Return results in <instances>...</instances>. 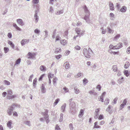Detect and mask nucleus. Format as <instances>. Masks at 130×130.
I'll return each instance as SVG.
<instances>
[{"label":"nucleus","instance_id":"09e8293b","mask_svg":"<svg viewBox=\"0 0 130 130\" xmlns=\"http://www.w3.org/2000/svg\"><path fill=\"white\" fill-rule=\"evenodd\" d=\"M69 128L70 129V130H73V124L72 123H70L69 125Z\"/></svg>","mask_w":130,"mask_h":130},{"label":"nucleus","instance_id":"c9c22d12","mask_svg":"<svg viewBox=\"0 0 130 130\" xmlns=\"http://www.w3.org/2000/svg\"><path fill=\"white\" fill-rule=\"evenodd\" d=\"M48 110H46L45 112H42L41 114L42 115H48Z\"/></svg>","mask_w":130,"mask_h":130},{"label":"nucleus","instance_id":"bb28decb","mask_svg":"<svg viewBox=\"0 0 130 130\" xmlns=\"http://www.w3.org/2000/svg\"><path fill=\"white\" fill-rule=\"evenodd\" d=\"M12 92L11 90H9L7 91V96L11 95L12 94Z\"/></svg>","mask_w":130,"mask_h":130},{"label":"nucleus","instance_id":"79ce46f5","mask_svg":"<svg viewBox=\"0 0 130 130\" xmlns=\"http://www.w3.org/2000/svg\"><path fill=\"white\" fill-rule=\"evenodd\" d=\"M61 38L59 37V35H57L56 37L55 41L56 42V41H57L58 40H59Z\"/></svg>","mask_w":130,"mask_h":130},{"label":"nucleus","instance_id":"cd10ccee","mask_svg":"<svg viewBox=\"0 0 130 130\" xmlns=\"http://www.w3.org/2000/svg\"><path fill=\"white\" fill-rule=\"evenodd\" d=\"M61 51V50L60 48H57L55 49V53L58 52H60Z\"/></svg>","mask_w":130,"mask_h":130},{"label":"nucleus","instance_id":"393cba45","mask_svg":"<svg viewBox=\"0 0 130 130\" xmlns=\"http://www.w3.org/2000/svg\"><path fill=\"white\" fill-rule=\"evenodd\" d=\"M74 90L75 91L74 92L75 93L78 94L80 92L79 90L76 87H75L74 88Z\"/></svg>","mask_w":130,"mask_h":130},{"label":"nucleus","instance_id":"c756f323","mask_svg":"<svg viewBox=\"0 0 130 130\" xmlns=\"http://www.w3.org/2000/svg\"><path fill=\"white\" fill-rule=\"evenodd\" d=\"M21 62V59L20 58H18L15 62V63L14 64V66H15L16 64H19Z\"/></svg>","mask_w":130,"mask_h":130},{"label":"nucleus","instance_id":"a19ab883","mask_svg":"<svg viewBox=\"0 0 130 130\" xmlns=\"http://www.w3.org/2000/svg\"><path fill=\"white\" fill-rule=\"evenodd\" d=\"M39 0H33L32 1L33 3L35 4H38L39 3Z\"/></svg>","mask_w":130,"mask_h":130},{"label":"nucleus","instance_id":"a878e982","mask_svg":"<svg viewBox=\"0 0 130 130\" xmlns=\"http://www.w3.org/2000/svg\"><path fill=\"white\" fill-rule=\"evenodd\" d=\"M84 114V111L83 110L81 109L78 115V116L79 117H82V116Z\"/></svg>","mask_w":130,"mask_h":130},{"label":"nucleus","instance_id":"423d86ee","mask_svg":"<svg viewBox=\"0 0 130 130\" xmlns=\"http://www.w3.org/2000/svg\"><path fill=\"white\" fill-rule=\"evenodd\" d=\"M75 31L79 36H80L81 35H83V33L84 32L83 31L80 32L81 30L78 28H76Z\"/></svg>","mask_w":130,"mask_h":130},{"label":"nucleus","instance_id":"0e129e2a","mask_svg":"<svg viewBox=\"0 0 130 130\" xmlns=\"http://www.w3.org/2000/svg\"><path fill=\"white\" fill-rule=\"evenodd\" d=\"M75 48L77 50H80V47L78 45L76 46L75 47Z\"/></svg>","mask_w":130,"mask_h":130},{"label":"nucleus","instance_id":"3c124183","mask_svg":"<svg viewBox=\"0 0 130 130\" xmlns=\"http://www.w3.org/2000/svg\"><path fill=\"white\" fill-rule=\"evenodd\" d=\"M94 114V118L96 119H97L99 117V113H95Z\"/></svg>","mask_w":130,"mask_h":130},{"label":"nucleus","instance_id":"9b49d317","mask_svg":"<svg viewBox=\"0 0 130 130\" xmlns=\"http://www.w3.org/2000/svg\"><path fill=\"white\" fill-rule=\"evenodd\" d=\"M109 6L110 7V9L111 10H114L113 4V3L111 2L109 3Z\"/></svg>","mask_w":130,"mask_h":130},{"label":"nucleus","instance_id":"f8f14e48","mask_svg":"<svg viewBox=\"0 0 130 130\" xmlns=\"http://www.w3.org/2000/svg\"><path fill=\"white\" fill-rule=\"evenodd\" d=\"M64 66L66 69H68L70 67V65L68 62H66L64 64Z\"/></svg>","mask_w":130,"mask_h":130},{"label":"nucleus","instance_id":"5fc2aeb1","mask_svg":"<svg viewBox=\"0 0 130 130\" xmlns=\"http://www.w3.org/2000/svg\"><path fill=\"white\" fill-rule=\"evenodd\" d=\"M62 57V55H56L55 57L57 59H59L60 58Z\"/></svg>","mask_w":130,"mask_h":130},{"label":"nucleus","instance_id":"c03bdc74","mask_svg":"<svg viewBox=\"0 0 130 130\" xmlns=\"http://www.w3.org/2000/svg\"><path fill=\"white\" fill-rule=\"evenodd\" d=\"M59 101V99H56L55 101V102H54V105H56L58 102Z\"/></svg>","mask_w":130,"mask_h":130},{"label":"nucleus","instance_id":"4c0bfd02","mask_svg":"<svg viewBox=\"0 0 130 130\" xmlns=\"http://www.w3.org/2000/svg\"><path fill=\"white\" fill-rule=\"evenodd\" d=\"M63 115L62 113H61L60 114V118L59 120V122H61L63 120Z\"/></svg>","mask_w":130,"mask_h":130},{"label":"nucleus","instance_id":"bf43d9fd","mask_svg":"<svg viewBox=\"0 0 130 130\" xmlns=\"http://www.w3.org/2000/svg\"><path fill=\"white\" fill-rule=\"evenodd\" d=\"M120 3H118L116 4V7L118 9H119L120 8Z\"/></svg>","mask_w":130,"mask_h":130},{"label":"nucleus","instance_id":"0eeeda50","mask_svg":"<svg viewBox=\"0 0 130 130\" xmlns=\"http://www.w3.org/2000/svg\"><path fill=\"white\" fill-rule=\"evenodd\" d=\"M29 40H27V39H24L22 40L21 41V45L22 46L24 45L25 44L27 43H28L29 42Z\"/></svg>","mask_w":130,"mask_h":130},{"label":"nucleus","instance_id":"774afa93","mask_svg":"<svg viewBox=\"0 0 130 130\" xmlns=\"http://www.w3.org/2000/svg\"><path fill=\"white\" fill-rule=\"evenodd\" d=\"M125 105H124L123 104H121L120 106V109H121L122 108H123L124 106Z\"/></svg>","mask_w":130,"mask_h":130},{"label":"nucleus","instance_id":"58836bf2","mask_svg":"<svg viewBox=\"0 0 130 130\" xmlns=\"http://www.w3.org/2000/svg\"><path fill=\"white\" fill-rule=\"evenodd\" d=\"M124 74L127 77L129 75L127 70H124Z\"/></svg>","mask_w":130,"mask_h":130},{"label":"nucleus","instance_id":"4be33fe9","mask_svg":"<svg viewBox=\"0 0 130 130\" xmlns=\"http://www.w3.org/2000/svg\"><path fill=\"white\" fill-rule=\"evenodd\" d=\"M34 17L35 19V22L37 23L39 19V17L38 15V14H35Z\"/></svg>","mask_w":130,"mask_h":130},{"label":"nucleus","instance_id":"dca6fc26","mask_svg":"<svg viewBox=\"0 0 130 130\" xmlns=\"http://www.w3.org/2000/svg\"><path fill=\"white\" fill-rule=\"evenodd\" d=\"M66 104L64 103L61 107V110L62 112H63L65 110L66 107Z\"/></svg>","mask_w":130,"mask_h":130},{"label":"nucleus","instance_id":"2eb2a0df","mask_svg":"<svg viewBox=\"0 0 130 130\" xmlns=\"http://www.w3.org/2000/svg\"><path fill=\"white\" fill-rule=\"evenodd\" d=\"M40 69L42 71H45L46 70V67L44 66L41 65L40 67Z\"/></svg>","mask_w":130,"mask_h":130},{"label":"nucleus","instance_id":"412c9836","mask_svg":"<svg viewBox=\"0 0 130 130\" xmlns=\"http://www.w3.org/2000/svg\"><path fill=\"white\" fill-rule=\"evenodd\" d=\"M58 78L56 77H55V78H54L53 80V85L55 86H56V81L58 80Z\"/></svg>","mask_w":130,"mask_h":130},{"label":"nucleus","instance_id":"a211bd4d","mask_svg":"<svg viewBox=\"0 0 130 130\" xmlns=\"http://www.w3.org/2000/svg\"><path fill=\"white\" fill-rule=\"evenodd\" d=\"M12 124V121L11 120L9 121L7 123V125L8 127L9 128H11L12 127H11V125Z\"/></svg>","mask_w":130,"mask_h":130},{"label":"nucleus","instance_id":"69168bd1","mask_svg":"<svg viewBox=\"0 0 130 130\" xmlns=\"http://www.w3.org/2000/svg\"><path fill=\"white\" fill-rule=\"evenodd\" d=\"M103 116L102 115H100V116H99V120H101V119H103Z\"/></svg>","mask_w":130,"mask_h":130},{"label":"nucleus","instance_id":"a18cd8bd","mask_svg":"<svg viewBox=\"0 0 130 130\" xmlns=\"http://www.w3.org/2000/svg\"><path fill=\"white\" fill-rule=\"evenodd\" d=\"M4 50L5 53H7L9 50V49L8 47H4Z\"/></svg>","mask_w":130,"mask_h":130},{"label":"nucleus","instance_id":"e2e57ef3","mask_svg":"<svg viewBox=\"0 0 130 130\" xmlns=\"http://www.w3.org/2000/svg\"><path fill=\"white\" fill-rule=\"evenodd\" d=\"M126 52L128 54L130 53V47L127 48Z\"/></svg>","mask_w":130,"mask_h":130},{"label":"nucleus","instance_id":"de8ad7c7","mask_svg":"<svg viewBox=\"0 0 130 130\" xmlns=\"http://www.w3.org/2000/svg\"><path fill=\"white\" fill-rule=\"evenodd\" d=\"M37 82V79L36 78H35L33 81V85L34 87H35L36 86L35 85H36V83Z\"/></svg>","mask_w":130,"mask_h":130},{"label":"nucleus","instance_id":"f704fd0d","mask_svg":"<svg viewBox=\"0 0 130 130\" xmlns=\"http://www.w3.org/2000/svg\"><path fill=\"white\" fill-rule=\"evenodd\" d=\"M112 69L114 71H116L117 70V66L116 65H114L113 66Z\"/></svg>","mask_w":130,"mask_h":130},{"label":"nucleus","instance_id":"7c9ffc66","mask_svg":"<svg viewBox=\"0 0 130 130\" xmlns=\"http://www.w3.org/2000/svg\"><path fill=\"white\" fill-rule=\"evenodd\" d=\"M98 122L97 121L95 122L94 124V128H99L100 127L98 125H97Z\"/></svg>","mask_w":130,"mask_h":130},{"label":"nucleus","instance_id":"aec40b11","mask_svg":"<svg viewBox=\"0 0 130 130\" xmlns=\"http://www.w3.org/2000/svg\"><path fill=\"white\" fill-rule=\"evenodd\" d=\"M60 42L61 44L64 45H66V44L67 43V41L65 40H60Z\"/></svg>","mask_w":130,"mask_h":130},{"label":"nucleus","instance_id":"6e6d98bb","mask_svg":"<svg viewBox=\"0 0 130 130\" xmlns=\"http://www.w3.org/2000/svg\"><path fill=\"white\" fill-rule=\"evenodd\" d=\"M96 89H98V90L100 91L101 89V86L100 85H98L96 87Z\"/></svg>","mask_w":130,"mask_h":130},{"label":"nucleus","instance_id":"7ed1b4c3","mask_svg":"<svg viewBox=\"0 0 130 130\" xmlns=\"http://www.w3.org/2000/svg\"><path fill=\"white\" fill-rule=\"evenodd\" d=\"M83 53L84 55L87 58H89L91 56L90 55V53L89 52V51L86 48H85L83 50Z\"/></svg>","mask_w":130,"mask_h":130},{"label":"nucleus","instance_id":"13d9d810","mask_svg":"<svg viewBox=\"0 0 130 130\" xmlns=\"http://www.w3.org/2000/svg\"><path fill=\"white\" fill-rule=\"evenodd\" d=\"M55 130H60V128L59 127V126L57 125H56L55 126Z\"/></svg>","mask_w":130,"mask_h":130},{"label":"nucleus","instance_id":"052dcab7","mask_svg":"<svg viewBox=\"0 0 130 130\" xmlns=\"http://www.w3.org/2000/svg\"><path fill=\"white\" fill-rule=\"evenodd\" d=\"M8 37L9 38H11L12 37V35L11 33L9 32L7 34Z\"/></svg>","mask_w":130,"mask_h":130},{"label":"nucleus","instance_id":"473e14b6","mask_svg":"<svg viewBox=\"0 0 130 130\" xmlns=\"http://www.w3.org/2000/svg\"><path fill=\"white\" fill-rule=\"evenodd\" d=\"M4 82L5 83V84L6 85H10V83L9 81L6 80H4Z\"/></svg>","mask_w":130,"mask_h":130},{"label":"nucleus","instance_id":"9d476101","mask_svg":"<svg viewBox=\"0 0 130 130\" xmlns=\"http://www.w3.org/2000/svg\"><path fill=\"white\" fill-rule=\"evenodd\" d=\"M41 88V92L42 93H45L46 92V89L44 84H42Z\"/></svg>","mask_w":130,"mask_h":130},{"label":"nucleus","instance_id":"49530a36","mask_svg":"<svg viewBox=\"0 0 130 130\" xmlns=\"http://www.w3.org/2000/svg\"><path fill=\"white\" fill-rule=\"evenodd\" d=\"M54 76V74H52L51 73H50L48 75V78H52Z\"/></svg>","mask_w":130,"mask_h":130},{"label":"nucleus","instance_id":"4468645a","mask_svg":"<svg viewBox=\"0 0 130 130\" xmlns=\"http://www.w3.org/2000/svg\"><path fill=\"white\" fill-rule=\"evenodd\" d=\"M127 10V7L125 6H124L120 9V11L123 12H125Z\"/></svg>","mask_w":130,"mask_h":130},{"label":"nucleus","instance_id":"b1692460","mask_svg":"<svg viewBox=\"0 0 130 130\" xmlns=\"http://www.w3.org/2000/svg\"><path fill=\"white\" fill-rule=\"evenodd\" d=\"M129 66V63L128 61H126L125 63V64L124 66V68L125 69H127L128 68Z\"/></svg>","mask_w":130,"mask_h":130},{"label":"nucleus","instance_id":"6ab92c4d","mask_svg":"<svg viewBox=\"0 0 130 130\" xmlns=\"http://www.w3.org/2000/svg\"><path fill=\"white\" fill-rule=\"evenodd\" d=\"M16 96H17L15 95H11L9 96H7V98L8 99L10 100L13 99V98L16 97Z\"/></svg>","mask_w":130,"mask_h":130},{"label":"nucleus","instance_id":"ea45409f","mask_svg":"<svg viewBox=\"0 0 130 130\" xmlns=\"http://www.w3.org/2000/svg\"><path fill=\"white\" fill-rule=\"evenodd\" d=\"M25 124L28 125L29 126H30L31 125L30 123V121H27L25 122Z\"/></svg>","mask_w":130,"mask_h":130},{"label":"nucleus","instance_id":"864d4df0","mask_svg":"<svg viewBox=\"0 0 130 130\" xmlns=\"http://www.w3.org/2000/svg\"><path fill=\"white\" fill-rule=\"evenodd\" d=\"M117 100L118 98H115L112 101V103H113L114 104H116V101H117Z\"/></svg>","mask_w":130,"mask_h":130},{"label":"nucleus","instance_id":"4d7b16f0","mask_svg":"<svg viewBox=\"0 0 130 130\" xmlns=\"http://www.w3.org/2000/svg\"><path fill=\"white\" fill-rule=\"evenodd\" d=\"M63 89L64 90L65 92H68L69 89L66 87H64L63 88Z\"/></svg>","mask_w":130,"mask_h":130},{"label":"nucleus","instance_id":"37998d69","mask_svg":"<svg viewBox=\"0 0 130 130\" xmlns=\"http://www.w3.org/2000/svg\"><path fill=\"white\" fill-rule=\"evenodd\" d=\"M82 73H78L77 75H75L74 76L76 78L80 77Z\"/></svg>","mask_w":130,"mask_h":130},{"label":"nucleus","instance_id":"39448f33","mask_svg":"<svg viewBox=\"0 0 130 130\" xmlns=\"http://www.w3.org/2000/svg\"><path fill=\"white\" fill-rule=\"evenodd\" d=\"M13 107L12 106H11L9 107L7 109V114L11 116L12 114V112L13 110Z\"/></svg>","mask_w":130,"mask_h":130},{"label":"nucleus","instance_id":"f3484780","mask_svg":"<svg viewBox=\"0 0 130 130\" xmlns=\"http://www.w3.org/2000/svg\"><path fill=\"white\" fill-rule=\"evenodd\" d=\"M120 34H118L115 36L113 38V40L116 41L120 37Z\"/></svg>","mask_w":130,"mask_h":130},{"label":"nucleus","instance_id":"6e6552de","mask_svg":"<svg viewBox=\"0 0 130 130\" xmlns=\"http://www.w3.org/2000/svg\"><path fill=\"white\" fill-rule=\"evenodd\" d=\"M16 21L18 23L22 26L24 24L22 20L21 19H18Z\"/></svg>","mask_w":130,"mask_h":130},{"label":"nucleus","instance_id":"338daca9","mask_svg":"<svg viewBox=\"0 0 130 130\" xmlns=\"http://www.w3.org/2000/svg\"><path fill=\"white\" fill-rule=\"evenodd\" d=\"M83 83H86L88 82V80L87 79L85 78L83 80Z\"/></svg>","mask_w":130,"mask_h":130},{"label":"nucleus","instance_id":"1a4fd4ad","mask_svg":"<svg viewBox=\"0 0 130 130\" xmlns=\"http://www.w3.org/2000/svg\"><path fill=\"white\" fill-rule=\"evenodd\" d=\"M44 116V119L45 120L46 123H48L50 121L49 118V116L47 115H42Z\"/></svg>","mask_w":130,"mask_h":130},{"label":"nucleus","instance_id":"680f3d73","mask_svg":"<svg viewBox=\"0 0 130 130\" xmlns=\"http://www.w3.org/2000/svg\"><path fill=\"white\" fill-rule=\"evenodd\" d=\"M101 29H102V33L103 34H105L106 33V30L105 29H103V28H101Z\"/></svg>","mask_w":130,"mask_h":130},{"label":"nucleus","instance_id":"ddd939ff","mask_svg":"<svg viewBox=\"0 0 130 130\" xmlns=\"http://www.w3.org/2000/svg\"><path fill=\"white\" fill-rule=\"evenodd\" d=\"M122 44L121 43H119L116 46H115V47H116V49H119L121 48L122 46Z\"/></svg>","mask_w":130,"mask_h":130},{"label":"nucleus","instance_id":"f03ea898","mask_svg":"<svg viewBox=\"0 0 130 130\" xmlns=\"http://www.w3.org/2000/svg\"><path fill=\"white\" fill-rule=\"evenodd\" d=\"M76 104L74 102H71L70 103V109L69 112L72 113V114H75L76 111Z\"/></svg>","mask_w":130,"mask_h":130},{"label":"nucleus","instance_id":"8fccbe9b","mask_svg":"<svg viewBox=\"0 0 130 130\" xmlns=\"http://www.w3.org/2000/svg\"><path fill=\"white\" fill-rule=\"evenodd\" d=\"M34 32L36 34H39L40 32V31L38 29H36L35 30Z\"/></svg>","mask_w":130,"mask_h":130},{"label":"nucleus","instance_id":"603ef678","mask_svg":"<svg viewBox=\"0 0 130 130\" xmlns=\"http://www.w3.org/2000/svg\"><path fill=\"white\" fill-rule=\"evenodd\" d=\"M103 98V97H102L101 96H99L98 97V99L100 101L101 100V101L103 102L104 101Z\"/></svg>","mask_w":130,"mask_h":130},{"label":"nucleus","instance_id":"e433bc0d","mask_svg":"<svg viewBox=\"0 0 130 130\" xmlns=\"http://www.w3.org/2000/svg\"><path fill=\"white\" fill-rule=\"evenodd\" d=\"M109 48L111 49H116V47H115V46H114L112 44H110L109 46Z\"/></svg>","mask_w":130,"mask_h":130},{"label":"nucleus","instance_id":"2f4dec72","mask_svg":"<svg viewBox=\"0 0 130 130\" xmlns=\"http://www.w3.org/2000/svg\"><path fill=\"white\" fill-rule=\"evenodd\" d=\"M107 29L108 30V32L109 33H113L114 32V30H112L109 27H107Z\"/></svg>","mask_w":130,"mask_h":130},{"label":"nucleus","instance_id":"20e7f679","mask_svg":"<svg viewBox=\"0 0 130 130\" xmlns=\"http://www.w3.org/2000/svg\"><path fill=\"white\" fill-rule=\"evenodd\" d=\"M36 55L35 53H31L29 52L27 54V56L28 59H33L35 57Z\"/></svg>","mask_w":130,"mask_h":130},{"label":"nucleus","instance_id":"c85d7f7f","mask_svg":"<svg viewBox=\"0 0 130 130\" xmlns=\"http://www.w3.org/2000/svg\"><path fill=\"white\" fill-rule=\"evenodd\" d=\"M8 43L10 45L12 48H14V45L11 41H9L8 42Z\"/></svg>","mask_w":130,"mask_h":130},{"label":"nucleus","instance_id":"5701e85b","mask_svg":"<svg viewBox=\"0 0 130 130\" xmlns=\"http://www.w3.org/2000/svg\"><path fill=\"white\" fill-rule=\"evenodd\" d=\"M63 13V10H60L57 11L55 12V14L56 15H60L61 14Z\"/></svg>","mask_w":130,"mask_h":130},{"label":"nucleus","instance_id":"f257e3e1","mask_svg":"<svg viewBox=\"0 0 130 130\" xmlns=\"http://www.w3.org/2000/svg\"><path fill=\"white\" fill-rule=\"evenodd\" d=\"M83 8L84 9L85 12L86 14L84 18V19L86 21V22L89 23V22L90 12L88 10L86 5H85L84 6Z\"/></svg>","mask_w":130,"mask_h":130},{"label":"nucleus","instance_id":"72a5a7b5","mask_svg":"<svg viewBox=\"0 0 130 130\" xmlns=\"http://www.w3.org/2000/svg\"><path fill=\"white\" fill-rule=\"evenodd\" d=\"M109 99L107 98L104 101V104L107 105L109 103Z\"/></svg>","mask_w":130,"mask_h":130}]
</instances>
